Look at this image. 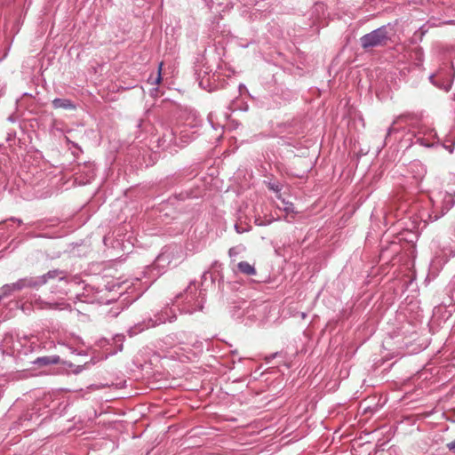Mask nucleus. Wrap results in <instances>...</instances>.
<instances>
[{
    "label": "nucleus",
    "instance_id": "nucleus-1",
    "mask_svg": "<svg viewBox=\"0 0 455 455\" xmlns=\"http://www.w3.org/2000/svg\"><path fill=\"white\" fill-rule=\"evenodd\" d=\"M409 124H411V136L417 143L426 148H431L438 144L439 139L435 129L426 124H419L417 116L412 114L411 116L402 115L395 118L387 129L385 138L386 142L390 140L393 134L398 133Z\"/></svg>",
    "mask_w": 455,
    "mask_h": 455
},
{
    "label": "nucleus",
    "instance_id": "nucleus-2",
    "mask_svg": "<svg viewBox=\"0 0 455 455\" xmlns=\"http://www.w3.org/2000/svg\"><path fill=\"white\" fill-rule=\"evenodd\" d=\"M53 279H57L59 282L63 283L65 284L69 283L71 281H74L76 283H79L78 278L76 276L70 278L66 271L53 269L48 271L46 274L40 276H30L20 279L13 283H10V287H12L13 291H20L27 287L38 288L45 284L48 281Z\"/></svg>",
    "mask_w": 455,
    "mask_h": 455
},
{
    "label": "nucleus",
    "instance_id": "nucleus-3",
    "mask_svg": "<svg viewBox=\"0 0 455 455\" xmlns=\"http://www.w3.org/2000/svg\"><path fill=\"white\" fill-rule=\"evenodd\" d=\"M204 293L202 290L198 291L195 282H191L184 292L180 293L175 298V304L180 312L193 314L202 310L204 302Z\"/></svg>",
    "mask_w": 455,
    "mask_h": 455
},
{
    "label": "nucleus",
    "instance_id": "nucleus-4",
    "mask_svg": "<svg viewBox=\"0 0 455 455\" xmlns=\"http://www.w3.org/2000/svg\"><path fill=\"white\" fill-rule=\"evenodd\" d=\"M182 249L178 245L165 246L161 253L156 258L154 263L149 267L153 276H159L164 274L171 265H177L183 259Z\"/></svg>",
    "mask_w": 455,
    "mask_h": 455
},
{
    "label": "nucleus",
    "instance_id": "nucleus-5",
    "mask_svg": "<svg viewBox=\"0 0 455 455\" xmlns=\"http://www.w3.org/2000/svg\"><path fill=\"white\" fill-rule=\"evenodd\" d=\"M200 122V120H197V118L193 116L192 117H188L185 123L176 127L180 147L185 146L196 138Z\"/></svg>",
    "mask_w": 455,
    "mask_h": 455
},
{
    "label": "nucleus",
    "instance_id": "nucleus-6",
    "mask_svg": "<svg viewBox=\"0 0 455 455\" xmlns=\"http://www.w3.org/2000/svg\"><path fill=\"white\" fill-rule=\"evenodd\" d=\"M176 319V314L174 310L170 307H164L160 313L155 315L154 318L148 319L147 322L138 324L132 328L130 331L132 334H136L142 331L144 329H148L164 323L167 321L172 322Z\"/></svg>",
    "mask_w": 455,
    "mask_h": 455
},
{
    "label": "nucleus",
    "instance_id": "nucleus-7",
    "mask_svg": "<svg viewBox=\"0 0 455 455\" xmlns=\"http://www.w3.org/2000/svg\"><path fill=\"white\" fill-rule=\"evenodd\" d=\"M388 39L387 29L385 26H382L371 33L363 36L360 38V42L362 47L367 49L385 45Z\"/></svg>",
    "mask_w": 455,
    "mask_h": 455
},
{
    "label": "nucleus",
    "instance_id": "nucleus-8",
    "mask_svg": "<svg viewBox=\"0 0 455 455\" xmlns=\"http://www.w3.org/2000/svg\"><path fill=\"white\" fill-rule=\"evenodd\" d=\"M453 77V67L445 65L440 68L436 74L431 75L429 80L435 86L448 92L451 88Z\"/></svg>",
    "mask_w": 455,
    "mask_h": 455
},
{
    "label": "nucleus",
    "instance_id": "nucleus-9",
    "mask_svg": "<svg viewBox=\"0 0 455 455\" xmlns=\"http://www.w3.org/2000/svg\"><path fill=\"white\" fill-rule=\"evenodd\" d=\"M172 146L180 147L176 129L167 130L158 140V147L164 150L171 149Z\"/></svg>",
    "mask_w": 455,
    "mask_h": 455
},
{
    "label": "nucleus",
    "instance_id": "nucleus-10",
    "mask_svg": "<svg viewBox=\"0 0 455 455\" xmlns=\"http://www.w3.org/2000/svg\"><path fill=\"white\" fill-rule=\"evenodd\" d=\"M455 204V192H445L442 196V215Z\"/></svg>",
    "mask_w": 455,
    "mask_h": 455
},
{
    "label": "nucleus",
    "instance_id": "nucleus-11",
    "mask_svg": "<svg viewBox=\"0 0 455 455\" xmlns=\"http://www.w3.org/2000/svg\"><path fill=\"white\" fill-rule=\"evenodd\" d=\"M52 105L54 108H63L67 110L76 109V105L68 99L56 98L52 101Z\"/></svg>",
    "mask_w": 455,
    "mask_h": 455
},
{
    "label": "nucleus",
    "instance_id": "nucleus-12",
    "mask_svg": "<svg viewBox=\"0 0 455 455\" xmlns=\"http://www.w3.org/2000/svg\"><path fill=\"white\" fill-rule=\"evenodd\" d=\"M409 170L410 172H417L415 175H414V178L417 180H421L425 173H426V168L425 166L419 161H416V162H413V163H411L410 164V166H409Z\"/></svg>",
    "mask_w": 455,
    "mask_h": 455
},
{
    "label": "nucleus",
    "instance_id": "nucleus-13",
    "mask_svg": "<svg viewBox=\"0 0 455 455\" xmlns=\"http://www.w3.org/2000/svg\"><path fill=\"white\" fill-rule=\"evenodd\" d=\"M60 359L59 355L42 356V357H37L34 361V363L40 365V366H44V365L57 364L60 363Z\"/></svg>",
    "mask_w": 455,
    "mask_h": 455
},
{
    "label": "nucleus",
    "instance_id": "nucleus-14",
    "mask_svg": "<svg viewBox=\"0 0 455 455\" xmlns=\"http://www.w3.org/2000/svg\"><path fill=\"white\" fill-rule=\"evenodd\" d=\"M238 272L245 275H255L256 269L253 265L250 264L247 261H241L236 265Z\"/></svg>",
    "mask_w": 455,
    "mask_h": 455
},
{
    "label": "nucleus",
    "instance_id": "nucleus-15",
    "mask_svg": "<svg viewBox=\"0 0 455 455\" xmlns=\"http://www.w3.org/2000/svg\"><path fill=\"white\" fill-rule=\"evenodd\" d=\"M283 211L286 212L285 220L291 222L292 220H294L296 214L293 204L290 202H285L284 200H283Z\"/></svg>",
    "mask_w": 455,
    "mask_h": 455
},
{
    "label": "nucleus",
    "instance_id": "nucleus-16",
    "mask_svg": "<svg viewBox=\"0 0 455 455\" xmlns=\"http://www.w3.org/2000/svg\"><path fill=\"white\" fill-rule=\"evenodd\" d=\"M162 67H163V62H161L159 64L158 72H157L156 76V77H153V76L148 77L149 84H151L153 85H157L160 84V82L162 80V76H161Z\"/></svg>",
    "mask_w": 455,
    "mask_h": 455
},
{
    "label": "nucleus",
    "instance_id": "nucleus-17",
    "mask_svg": "<svg viewBox=\"0 0 455 455\" xmlns=\"http://www.w3.org/2000/svg\"><path fill=\"white\" fill-rule=\"evenodd\" d=\"M245 248L243 245L231 247L228 251V255L231 259L236 257L238 254H240L242 251H243Z\"/></svg>",
    "mask_w": 455,
    "mask_h": 455
},
{
    "label": "nucleus",
    "instance_id": "nucleus-18",
    "mask_svg": "<svg viewBox=\"0 0 455 455\" xmlns=\"http://www.w3.org/2000/svg\"><path fill=\"white\" fill-rule=\"evenodd\" d=\"M12 291H14L10 287V284L4 285L0 290V300L4 297L9 296Z\"/></svg>",
    "mask_w": 455,
    "mask_h": 455
},
{
    "label": "nucleus",
    "instance_id": "nucleus-19",
    "mask_svg": "<svg viewBox=\"0 0 455 455\" xmlns=\"http://www.w3.org/2000/svg\"><path fill=\"white\" fill-rule=\"evenodd\" d=\"M267 187L270 190L275 193H279L281 191V186L278 183L269 182Z\"/></svg>",
    "mask_w": 455,
    "mask_h": 455
},
{
    "label": "nucleus",
    "instance_id": "nucleus-20",
    "mask_svg": "<svg viewBox=\"0 0 455 455\" xmlns=\"http://www.w3.org/2000/svg\"><path fill=\"white\" fill-rule=\"evenodd\" d=\"M414 54L416 56L417 60L419 61V64L421 63L422 62V56H423L421 49H416L415 52H414Z\"/></svg>",
    "mask_w": 455,
    "mask_h": 455
},
{
    "label": "nucleus",
    "instance_id": "nucleus-21",
    "mask_svg": "<svg viewBox=\"0 0 455 455\" xmlns=\"http://www.w3.org/2000/svg\"><path fill=\"white\" fill-rule=\"evenodd\" d=\"M65 345V343H63ZM66 346L68 347V349L72 352V353H76V354H78L80 355L81 354V351L78 350V348H75L73 347V343H68L66 344Z\"/></svg>",
    "mask_w": 455,
    "mask_h": 455
},
{
    "label": "nucleus",
    "instance_id": "nucleus-22",
    "mask_svg": "<svg viewBox=\"0 0 455 455\" xmlns=\"http://www.w3.org/2000/svg\"><path fill=\"white\" fill-rule=\"evenodd\" d=\"M446 446L449 449V451L455 453V440L448 443Z\"/></svg>",
    "mask_w": 455,
    "mask_h": 455
},
{
    "label": "nucleus",
    "instance_id": "nucleus-23",
    "mask_svg": "<svg viewBox=\"0 0 455 455\" xmlns=\"http://www.w3.org/2000/svg\"><path fill=\"white\" fill-rule=\"evenodd\" d=\"M52 307V305L48 302H40L39 308Z\"/></svg>",
    "mask_w": 455,
    "mask_h": 455
},
{
    "label": "nucleus",
    "instance_id": "nucleus-24",
    "mask_svg": "<svg viewBox=\"0 0 455 455\" xmlns=\"http://www.w3.org/2000/svg\"><path fill=\"white\" fill-rule=\"evenodd\" d=\"M208 276L211 278L212 281H213L212 275L210 272H204L202 278L205 281Z\"/></svg>",
    "mask_w": 455,
    "mask_h": 455
},
{
    "label": "nucleus",
    "instance_id": "nucleus-25",
    "mask_svg": "<svg viewBox=\"0 0 455 455\" xmlns=\"http://www.w3.org/2000/svg\"><path fill=\"white\" fill-rule=\"evenodd\" d=\"M235 228L236 232H237V233H239V234L243 233V232H245V231L247 230V229H245V228H240V226H239V225H235Z\"/></svg>",
    "mask_w": 455,
    "mask_h": 455
},
{
    "label": "nucleus",
    "instance_id": "nucleus-26",
    "mask_svg": "<svg viewBox=\"0 0 455 455\" xmlns=\"http://www.w3.org/2000/svg\"><path fill=\"white\" fill-rule=\"evenodd\" d=\"M443 148H445L450 153L453 152V145L445 146L443 145Z\"/></svg>",
    "mask_w": 455,
    "mask_h": 455
},
{
    "label": "nucleus",
    "instance_id": "nucleus-27",
    "mask_svg": "<svg viewBox=\"0 0 455 455\" xmlns=\"http://www.w3.org/2000/svg\"><path fill=\"white\" fill-rule=\"evenodd\" d=\"M82 339L80 338L74 339V345H79L82 344Z\"/></svg>",
    "mask_w": 455,
    "mask_h": 455
},
{
    "label": "nucleus",
    "instance_id": "nucleus-28",
    "mask_svg": "<svg viewBox=\"0 0 455 455\" xmlns=\"http://www.w3.org/2000/svg\"><path fill=\"white\" fill-rule=\"evenodd\" d=\"M109 314L111 315V316L115 317L118 315L119 311H113V309H111Z\"/></svg>",
    "mask_w": 455,
    "mask_h": 455
},
{
    "label": "nucleus",
    "instance_id": "nucleus-29",
    "mask_svg": "<svg viewBox=\"0 0 455 455\" xmlns=\"http://www.w3.org/2000/svg\"><path fill=\"white\" fill-rule=\"evenodd\" d=\"M94 177V172L93 171H90V173H89V176H88V180H86V182H88L91 179H92Z\"/></svg>",
    "mask_w": 455,
    "mask_h": 455
},
{
    "label": "nucleus",
    "instance_id": "nucleus-30",
    "mask_svg": "<svg viewBox=\"0 0 455 455\" xmlns=\"http://www.w3.org/2000/svg\"><path fill=\"white\" fill-rule=\"evenodd\" d=\"M440 216L437 215V214H435L434 216L430 215V218L433 219L434 220H436Z\"/></svg>",
    "mask_w": 455,
    "mask_h": 455
},
{
    "label": "nucleus",
    "instance_id": "nucleus-31",
    "mask_svg": "<svg viewBox=\"0 0 455 455\" xmlns=\"http://www.w3.org/2000/svg\"><path fill=\"white\" fill-rule=\"evenodd\" d=\"M243 88H245V87H244V85H243V84H240V85H239V89L241 90V89H243Z\"/></svg>",
    "mask_w": 455,
    "mask_h": 455
}]
</instances>
